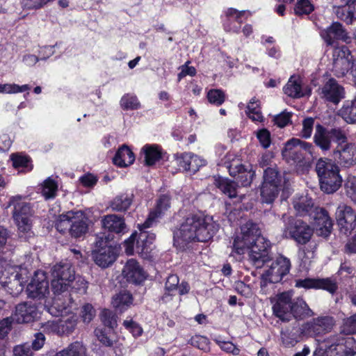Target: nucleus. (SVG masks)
<instances>
[{"label": "nucleus", "instance_id": "nucleus-43", "mask_svg": "<svg viewBox=\"0 0 356 356\" xmlns=\"http://www.w3.org/2000/svg\"><path fill=\"white\" fill-rule=\"evenodd\" d=\"M18 227V236L23 241H29L33 236V232L31 230V219L23 220H15Z\"/></svg>", "mask_w": 356, "mask_h": 356}, {"label": "nucleus", "instance_id": "nucleus-2", "mask_svg": "<svg viewBox=\"0 0 356 356\" xmlns=\"http://www.w3.org/2000/svg\"><path fill=\"white\" fill-rule=\"evenodd\" d=\"M219 225L210 216L200 213L188 215L173 232L174 245L184 249L192 242H207L218 232Z\"/></svg>", "mask_w": 356, "mask_h": 356}, {"label": "nucleus", "instance_id": "nucleus-17", "mask_svg": "<svg viewBox=\"0 0 356 356\" xmlns=\"http://www.w3.org/2000/svg\"><path fill=\"white\" fill-rule=\"evenodd\" d=\"M290 268V260L285 257L280 256L272 261L268 269L263 275V277L270 283H278L289 273Z\"/></svg>", "mask_w": 356, "mask_h": 356}, {"label": "nucleus", "instance_id": "nucleus-36", "mask_svg": "<svg viewBox=\"0 0 356 356\" xmlns=\"http://www.w3.org/2000/svg\"><path fill=\"white\" fill-rule=\"evenodd\" d=\"M216 185L228 197L232 199L237 197L238 184L235 181L227 178L219 177L216 179Z\"/></svg>", "mask_w": 356, "mask_h": 356}, {"label": "nucleus", "instance_id": "nucleus-25", "mask_svg": "<svg viewBox=\"0 0 356 356\" xmlns=\"http://www.w3.org/2000/svg\"><path fill=\"white\" fill-rule=\"evenodd\" d=\"M122 275L129 283L140 284L147 277L146 273L139 263L134 259H129L122 270Z\"/></svg>", "mask_w": 356, "mask_h": 356}, {"label": "nucleus", "instance_id": "nucleus-44", "mask_svg": "<svg viewBox=\"0 0 356 356\" xmlns=\"http://www.w3.org/2000/svg\"><path fill=\"white\" fill-rule=\"evenodd\" d=\"M28 272L23 276L16 277L12 282H10V284L6 287L8 291L13 296H17L23 291L24 284L28 281Z\"/></svg>", "mask_w": 356, "mask_h": 356}, {"label": "nucleus", "instance_id": "nucleus-1", "mask_svg": "<svg viewBox=\"0 0 356 356\" xmlns=\"http://www.w3.org/2000/svg\"><path fill=\"white\" fill-rule=\"evenodd\" d=\"M261 236L258 225L248 221L241 227V234L233 242V252L237 254L248 253V260L257 268L271 261L269 245Z\"/></svg>", "mask_w": 356, "mask_h": 356}, {"label": "nucleus", "instance_id": "nucleus-34", "mask_svg": "<svg viewBox=\"0 0 356 356\" xmlns=\"http://www.w3.org/2000/svg\"><path fill=\"white\" fill-rule=\"evenodd\" d=\"M132 295L128 291H122L115 295L112 301L113 307L119 313H123L127 310L132 305Z\"/></svg>", "mask_w": 356, "mask_h": 356}, {"label": "nucleus", "instance_id": "nucleus-8", "mask_svg": "<svg viewBox=\"0 0 356 356\" xmlns=\"http://www.w3.org/2000/svg\"><path fill=\"white\" fill-rule=\"evenodd\" d=\"M282 218L284 222L283 234L286 238H292L301 245H305L309 241L313 234V229L306 222L285 214L283 215Z\"/></svg>", "mask_w": 356, "mask_h": 356}, {"label": "nucleus", "instance_id": "nucleus-29", "mask_svg": "<svg viewBox=\"0 0 356 356\" xmlns=\"http://www.w3.org/2000/svg\"><path fill=\"white\" fill-rule=\"evenodd\" d=\"M282 154L285 161L291 164L300 163L304 160L305 156L300 147L293 142V138L289 140L282 151Z\"/></svg>", "mask_w": 356, "mask_h": 356}, {"label": "nucleus", "instance_id": "nucleus-9", "mask_svg": "<svg viewBox=\"0 0 356 356\" xmlns=\"http://www.w3.org/2000/svg\"><path fill=\"white\" fill-rule=\"evenodd\" d=\"M51 289L55 295L65 292L75 280L74 270L69 263H60L51 269Z\"/></svg>", "mask_w": 356, "mask_h": 356}, {"label": "nucleus", "instance_id": "nucleus-22", "mask_svg": "<svg viewBox=\"0 0 356 356\" xmlns=\"http://www.w3.org/2000/svg\"><path fill=\"white\" fill-rule=\"evenodd\" d=\"M316 233L325 238H327L332 230V220L328 215L327 211L323 208L317 209V211L310 218Z\"/></svg>", "mask_w": 356, "mask_h": 356}, {"label": "nucleus", "instance_id": "nucleus-42", "mask_svg": "<svg viewBox=\"0 0 356 356\" xmlns=\"http://www.w3.org/2000/svg\"><path fill=\"white\" fill-rule=\"evenodd\" d=\"M284 93L292 98H300L305 95L299 81L291 76L284 87Z\"/></svg>", "mask_w": 356, "mask_h": 356}, {"label": "nucleus", "instance_id": "nucleus-16", "mask_svg": "<svg viewBox=\"0 0 356 356\" xmlns=\"http://www.w3.org/2000/svg\"><path fill=\"white\" fill-rule=\"evenodd\" d=\"M26 293L29 298L41 300L49 293V282L47 274L42 270L35 272L30 283L26 286Z\"/></svg>", "mask_w": 356, "mask_h": 356}, {"label": "nucleus", "instance_id": "nucleus-45", "mask_svg": "<svg viewBox=\"0 0 356 356\" xmlns=\"http://www.w3.org/2000/svg\"><path fill=\"white\" fill-rule=\"evenodd\" d=\"M342 118L348 122H356V97L350 102L344 105L340 110Z\"/></svg>", "mask_w": 356, "mask_h": 356}, {"label": "nucleus", "instance_id": "nucleus-56", "mask_svg": "<svg viewBox=\"0 0 356 356\" xmlns=\"http://www.w3.org/2000/svg\"><path fill=\"white\" fill-rule=\"evenodd\" d=\"M314 118L308 117L302 121V129L301 131V136L302 138L307 139L309 138L312 134L314 126Z\"/></svg>", "mask_w": 356, "mask_h": 356}, {"label": "nucleus", "instance_id": "nucleus-62", "mask_svg": "<svg viewBox=\"0 0 356 356\" xmlns=\"http://www.w3.org/2000/svg\"><path fill=\"white\" fill-rule=\"evenodd\" d=\"M179 279L177 275H170L165 284V291L176 292L177 291Z\"/></svg>", "mask_w": 356, "mask_h": 356}, {"label": "nucleus", "instance_id": "nucleus-60", "mask_svg": "<svg viewBox=\"0 0 356 356\" xmlns=\"http://www.w3.org/2000/svg\"><path fill=\"white\" fill-rule=\"evenodd\" d=\"M257 137L264 148L266 149L270 146L271 143L270 133L266 129L258 131Z\"/></svg>", "mask_w": 356, "mask_h": 356}, {"label": "nucleus", "instance_id": "nucleus-31", "mask_svg": "<svg viewBox=\"0 0 356 356\" xmlns=\"http://www.w3.org/2000/svg\"><path fill=\"white\" fill-rule=\"evenodd\" d=\"M264 184L270 185H277L280 188H286L288 180L284 177L278 168L275 167H268L264 171L263 176Z\"/></svg>", "mask_w": 356, "mask_h": 356}, {"label": "nucleus", "instance_id": "nucleus-5", "mask_svg": "<svg viewBox=\"0 0 356 356\" xmlns=\"http://www.w3.org/2000/svg\"><path fill=\"white\" fill-rule=\"evenodd\" d=\"M316 171L323 191L330 194L339 188L342 179L338 165L332 159L320 158L316 164Z\"/></svg>", "mask_w": 356, "mask_h": 356}, {"label": "nucleus", "instance_id": "nucleus-50", "mask_svg": "<svg viewBox=\"0 0 356 356\" xmlns=\"http://www.w3.org/2000/svg\"><path fill=\"white\" fill-rule=\"evenodd\" d=\"M339 17L346 24H350L356 19V7L349 6L338 12Z\"/></svg>", "mask_w": 356, "mask_h": 356}, {"label": "nucleus", "instance_id": "nucleus-6", "mask_svg": "<svg viewBox=\"0 0 356 356\" xmlns=\"http://www.w3.org/2000/svg\"><path fill=\"white\" fill-rule=\"evenodd\" d=\"M347 140L346 131L340 127L327 129L319 123L315 126L313 141L324 154L331 150L332 142L338 145L339 143H346Z\"/></svg>", "mask_w": 356, "mask_h": 356}, {"label": "nucleus", "instance_id": "nucleus-4", "mask_svg": "<svg viewBox=\"0 0 356 356\" xmlns=\"http://www.w3.org/2000/svg\"><path fill=\"white\" fill-rule=\"evenodd\" d=\"M88 219L81 210L68 211L58 216L55 227L60 233L68 232L73 238L84 236L88 231Z\"/></svg>", "mask_w": 356, "mask_h": 356}, {"label": "nucleus", "instance_id": "nucleus-12", "mask_svg": "<svg viewBox=\"0 0 356 356\" xmlns=\"http://www.w3.org/2000/svg\"><path fill=\"white\" fill-rule=\"evenodd\" d=\"M143 223L138 225L140 233L134 232L130 237L124 241L125 252L127 254H132L136 251L141 255H147L151 251L150 244L147 243V228L143 227Z\"/></svg>", "mask_w": 356, "mask_h": 356}, {"label": "nucleus", "instance_id": "nucleus-47", "mask_svg": "<svg viewBox=\"0 0 356 356\" xmlns=\"http://www.w3.org/2000/svg\"><path fill=\"white\" fill-rule=\"evenodd\" d=\"M100 318L103 324L109 330H113L117 326V316L109 309H104L101 312Z\"/></svg>", "mask_w": 356, "mask_h": 356}, {"label": "nucleus", "instance_id": "nucleus-38", "mask_svg": "<svg viewBox=\"0 0 356 356\" xmlns=\"http://www.w3.org/2000/svg\"><path fill=\"white\" fill-rule=\"evenodd\" d=\"M54 356H87V348L80 341H74L56 353Z\"/></svg>", "mask_w": 356, "mask_h": 356}, {"label": "nucleus", "instance_id": "nucleus-58", "mask_svg": "<svg viewBox=\"0 0 356 356\" xmlns=\"http://www.w3.org/2000/svg\"><path fill=\"white\" fill-rule=\"evenodd\" d=\"M14 356H33V350L28 343L15 346L13 348Z\"/></svg>", "mask_w": 356, "mask_h": 356}, {"label": "nucleus", "instance_id": "nucleus-30", "mask_svg": "<svg viewBox=\"0 0 356 356\" xmlns=\"http://www.w3.org/2000/svg\"><path fill=\"white\" fill-rule=\"evenodd\" d=\"M293 207L300 216H309V219L321 207H315L312 198L301 196L293 201Z\"/></svg>", "mask_w": 356, "mask_h": 356}, {"label": "nucleus", "instance_id": "nucleus-23", "mask_svg": "<svg viewBox=\"0 0 356 356\" xmlns=\"http://www.w3.org/2000/svg\"><path fill=\"white\" fill-rule=\"evenodd\" d=\"M171 197L168 194H162L159 195L156 201L154 209L149 213L148 218L143 223V227L149 228L158 219L162 218L166 211L170 208Z\"/></svg>", "mask_w": 356, "mask_h": 356}, {"label": "nucleus", "instance_id": "nucleus-32", "mask_svg": "<svg viewBox=\"0 0 356 356\" xmlns=\"http://www.w3.org/2000/svg\"><path fill=\"white\" fill-rule=\"evenodd\" d=\"M113 161L119 167H127L134 163L135 156L132 151L124 145L118 149Z\"/></svg>", "mask_w": 356, "mask_h": 356}, {"label": "nucleus", "instance_id": "nucleus-40", "mask_svg": "<svg viewBox=\"0 0 356 356\" xmlns=\"http://www.w3.org/2000/svg\"><path fill=\"white\" fill-rule=\"evenodd\" d=\"M301 332L297 329H285L281 332L282 344L286 348L293 347L301 338Z\"/></svg>", "mask_w": 356, "mask_h": 356}, {"label": "nucleus", "instance_id": "nucleus-15", "mask_svg": "<svg viewBox=\"0 0 356 356\" xmlns=\"http://www.w3.org/2000/svg\"><path fill=\"white\" fill-rule=\"evenodd\" d=\"M332 157L342 167L349 168L356 164V145L351 143H339L333 149Z\"/></svg>", "mask_w": 356, "mask_h": 356}, {"label": "nucleus", "instance_id": "nucleus-37", "mask_svg": "<svg viewBox=\"0 0 356 356\" xmlns=\"http://www.w3.org/2000/svg\"><path fill=\"white\" fill-rule=\"evenodd\" d=\"M76 325V316H71L66 318L60 319L56 325H54V329L58 335H68L74 331Z\"/></svg>", "mask_w": 356, "mask_h": 356}, {"label": "nucleus", "instance_id": "nucleus-51", "mask_svg": "<svg viewBox=\"0 0 356 356\" xmlns=\"http://www.w3.org/2000/svg\"><path fill=\"white\" fill-rule=\"evenodd\" d=\"M58 186L56 181L50 178L44 181L42 188V195L46 199H50L55 197Z\"/></svg>", "mask_w": 356, "mask_h": 356}, {"label": "nucleus", "instance_id": "nucleus-61", "mask_svg": "<svg viewBox=\"0 0 356 356\" xmlns=\"http://www.w3.org/2000/svg\"><path fill=\"white\" fill-rule=\"evenodd\" d=\"M328 337L325 339L319 345V346L314 352V356H334L333 351H329V344L327 341Z\"/></svg>", "mask_w": 356, "mask_h": 356}, {"label": "nucleus", "instance_id": "nucleus-20", "mask_svg": "<svg viewBox=\"0 0 356 356\" xmlns=\"http://www.w3.org/2000/svg\"><path fill=\"white\" fill-rule=\"evenodd\" d=\"M296 286L305 289H323L331 294H334L339 289L338 282L333 277L300 279L296 281Z\"/></svg>", "mask_w": 356, "mask_h": 356}, {"label": "nucleus", "instance_id": "nucleus-55", "mask_svg": "<svg viewBox=\"0 0 356 356\" xmlns=\"http://www.w3.org/2000/svg\"><path fill=\"white\" fill-rule=\"evenodd\" d=\"M54 0H22V6L24 9L38 10L44 7L48 2Z\"/></svg>", "mask_w": 356, "mask_h": 356}, {"label": "nucleus", "instance_id": "nucleus-54", "mask_svg": "<svg viewBox=\"0 0 356 356\" xmlns=\"http://www.w3.org/2000/svg\"><path fill=\"white\" fill-rule=\"evenodd\" d=\"M291 113L286 111H283L280 114L274 116L273 122L280 128H283L291 122Z\"/></svg>", "mask_w": 356, "mask_h": 356}, {"label": "nucleus", "instance_id": "nucleus-57", "mask_svg": "<svg viewBox=\"0 0 356 356\" xmlns=\"http://www.w3.org/2000/svg\"><path fill=\"white\" fill-rule=\"evenodd\" d=\"M10 159L13 161V165L15 168H26L30 161L28 156L19 154H12Z\"/></svg>", "mask_w": 356, "mask_h": 356}, {"label": "nucleus", "instance_id": "nucleus-46", "mask_svg": "<svg viewBox=\"0 0 356 356\" xmlns=\"http://www.w3.org/2000/svg\"><path fill=\"white\" fill-rule=\"evenodd\" d=\"M340 332L346 335L356 334V314L343 319Z\"/></svg>", "mask_w": 356, "mask_h": 356}, {"label": "nucleus", "instance_id": "nucleus-63", "mask_svg": "<svg viewBox=\"0 0 356 356\" xmlns=\"http://www.w3.org/2000/svg\"><path fill=\"white\" fill-rule=\"evenodd\" d=\"M98 340L105 346L110 347L113 345V340L110 338L105 330L97 329L95 331Z\"/></svg>", "mask_w": 356, "mask_h": 356}, {"label": "nucleus", "instance_id": "nucleus-41", "mask_svg": "<svg viewBox=\"0 0 356 356\" xmlns=\"http://www.w3.org/2000/svg\"><path fill=\"white\" fill-rule=\"evenodd\" d=\"M145 154V163L147 165H152L161 158V152L156 145H146L143 149Z\"/></svg>", "mask_w": 356, "mask_h": 356}, {"label": "nucleus", "instance_id": "nucleus-11", "mask_svg": "<svg viewBox=\"0 0 356 356\" xmlns=\"http://www.w3.org/2000/svg\"><path fill=\"white\" fill-rule=\"evenodd\" d=\"M229 175L234 177L242 186H248L252 183L254 172L250 164H243L239 159H234L225 162Z\"/></svg>", "mask_w": 356, "mask_h": 356}, {"label": "nucleus", "instance_id": "nucleus-3", "mask_svg": "<svg viewBox=\"0 0 356 356\" xmlns=\"http://www.w3.org/2000/svg\"><path fill=\"white\" fill-rule=\"evenodd\" d=\"M273 311L276 317L286 322L293 318L300 321L314 315L302 298L292 299V295L289 291L277 295L276 302L273 306Z\"/></svg>", "mask_w": 356, "mask_h": 356}, {"label": "nucleus", "instance_id": "nucleus-49", "mask_svg": "<svg viewBox=\"0 0 356 356\" xmlns=\"http://www.w3.org/2000/svg\"><path fill=\"white\" fill-rule=\"evenodd\" d=\"M209 102L217 106L223 104L225 100V92L220 89H211L207 93Z\"/></svg>", "mask_w": 356, "mask_h": 356}, {"label": "nucleus", "instance_id": "nucleus-13", "mask_svg": "<svg viewBox=\"0 0 356 356\" xmlns=\"http://www.w3.org/2000/svg\"><path fill=\"white\" fill-rule=\"evenodd\" d=\"M334 325L335 320L332 316H318L304 323L301 327V332L310 337H316L330 332Z\"/></svg>", "mask_w": 356, "mask_h": 356}, {"label": "nucleus", "instance_id": "nucleus-10", "mask_svg": "<svg viewBox=\"0 0 356 356\" xmlns=\"http://www.w3.org/2000/svg\"><path fill=\"white\" fill-rule=\"evenodd\" d=\"M329 351L334 356H355L356 355V339L350 335L339 332L328 337Z\"/></svg>", "mask_w": 356, "mask_h": 356}, {"label": "nucleus", "instance_id": "nucleus-26", "mask_svg": "<svg viewBox=\"0 0 356 356\" xmlns=\"http://www.w3.org/2000/svg\"><path fill=\"white\" fill-rule=\"evenodd\" d=\"M321 36L325 42L332 45L335 40H341L346 43L350 42V37L343 29V26L339 22L332 23L329 27L321 32Z\"/></svg>", "mask_w": 356, "mask_h": 356}, {"label": "nucleus", "instance_id": "nucleus-21", "mask_svg": "<svg viewBox=\"0 0 356 356\" xmlns=\"http://www.w3.org/2000/svg\"><path fill=\"white\" fill-rule=\"evenodd\" d=\"M101 224L104 232L99 236H102L104 234L106 235L111 234L112 240L114 238V234H124L128 231L124 217L116 214H108L104 216Z\"/></svg>", "mask_w": 356, "mask_h": 356}, {"label": "nucleus", "instance_id": "nucleus-53", "mask_svg": "<svg viewBox=\"0 0 356 356\" xmlns=\"http://www.w3.org/2000/svg\"><path fill=\"white\" fill-rule=\"evenodd\" d=\"M294 10L298 15H309L314 10V6L309 0H298Z\"/></svg>", "mask_w": 356, "mask_h": 356}, {"label": "nucleus", "instance_id": "nucleus-35", "mask_svg": "<svg viewBox=\"0 0 356 356\" xmlns=\"http://www.w3.org/2000/svg\"><path fill=\"white\" fill-rule=\"evenodd\" d=\"M27 273L26 268H22L19 266H13L6 268L4 270L0 272V283L3 286L7 287L16 277L23 276Z\"/></svg>", "mask_w": 356, "mask_h": 356}, {"label": "nucleus", "instance_id": "nucleus-33", "mask_svg": "<svg viewBox=\"0 0 356 356\" xmlns=\"http://www.w3.org/2000/svg\"><path fill=\"white\" fill-rule=\"evenodd\" d=\"M133 194H120L115 197L110 203L112 211L116 212H126L133 203Z\"/></svg>", "mask_w": 356, "mask_h": 356}, {"label": "nucleus", "instance_id": "nucleus-64", "mask_svg": "<svg viewBox=\"0 0 356 356\" xmlns=\"http://www.w3.org/2000/svg\"><path fill=\"white\" fill-rule=\"evenodd\" d=\"M346 186L347 195L356 203V177L348 181Z\"/></svg>", "mask_w": 356, "mask_h": 356}, {"label": "nucleus", "instance_id": "nucleus-48", "mask_svg": "<svg viewBox=\"0 0 356 356\" xmlns=\"http://www.w3.org/2000/svg\"><path fill=\"white\" fill-rule=\"evenodd\" d=\"M120 104L124 110H136L140 106L136 96L129 94L122 97Z\"/></svg>", "mask_w": 356, "mask_h": 356}, {"label": "nucleus", "instance_id": "nucleus-39", "mask_svg": "<svg viewBox=\"0 0 356 356\" xmlns=\"http://www.w3.org/2000/svg\"><path fill=\"white\" fill-rule=\"evenodd\" d=\"M282 188L277 185H270L268 184L262 183L260 194L262 202L266 204H272L278 196Z\"/></svg>", "mask_w": 356, "mask_h": 356}, {"label": "nucleus", "instance_id": "nucleus-18", "mask_svg": "<svg viewBox=\"0 0 356 356\" xmlns=\"http://www.w3.org/2000/svg\"><path fill=\"white\" fill-rule=\"evenodd\" d=\"M336 220L339 230L345 235H348L356 227V214L353 209L345 204L338 206L336 211Z\"/></svg>", "mask_w": 356, "mask_h": 356}, {"label": "nucleus", "instance_id": "nucleus-14", "mask_svg": "<svg viewBox=\"0 0 356 356\" xmlns=\"http://www.w3.org/2000/svg\"><path fill=\"white\" fill-rule=\"evenodd\" d=\"M355 59L346 46L335 49L333 51L332 72L337 77L344 76L351 71L352 63Z\"/></svg>", "mask_w": 356, "mask_h": 356}, {"label": "nucleus", "instance_id": "nucleus-28", "mask_svg": "<svg viewBox=\"0 0 356 356\" xmlns=\"http://www.w3.org/2000/svg\"><path fill=\"white\" fill-rule=\"evenodd\" d=\"M9 205L14 207L13 218L15 220L30 219L32 215V209L29 203L23 202L20 196L13 197L10 200Z\"/></svg>", "mask_w": 356, "mask_h": 356}, {"label": "nucleus", "instance_id": "nucleus-52", "mask_svg": "<svg viewBox=\"0 0 356 356\" xmlns=\"http://www.w3.org/2000/svg\"><path fill=\"white\" fill-rule=\"evenodd\" d=\"M96 315V310L90 303L83 305L81 309V318L83 323H89Z\"/></svg>", "mask_w": 356, "mask_h": 356}, {"label": "nucleus", "instance_id": "nucleus-24", "mask_svg": "<svg viewBox=\"0 0 356 356\" xmlns=\"http://www.w3.org/2000/svg\"><path fill=\"white\" fill-rule=\"evenodd\" d=\"M176 161L183 170L195 174L200 168L204 166L207 161L193 153H181L176 155Z\"/></svg>", "mask_w": 356, "mask_h": 356}, {"label": "nucleus", "instance_id": "nucleus-27", "mask_svg": "<svg viewBox=\"0 0 356 356\" xmlns=\"http://www.w3.org/2000/svg\"><path fill=\"white\" fill-rule=\"evenodd\" d=\"M38 316V309L35 304L24 302L15 307L14 318L18 323H28L33 321Z\"/></svg>", "mask_w": 356, "mask_h": 356}, {"label": "nucleus", "instance_id": "nucleus-19", "mask_svg": "<svg viewBox=\"0 0 356 356\" xmlns=\"http://www.w3.org/2000/svg\"><path fill=\"white\" fill-rule=\"evenodd\" d=\"M319 90L321 98L334 105L345 98L344 88L334 78L328 79Z\"/></svg>", "mask_w": 356, "mask_h": 356}, {"label": "nucleus", "instance_id": "nucleus-59", "mask_svg": "<svg viewBox=\"0 0 356 356\" xmlns=\"http://www.w3.org/2000/svg\"><path fill=\"white\" fill-rule=\"evenodd\" d=\"M123 325L127 330L131 332L134 337H139L142 334L143 329L141 327L131 319L124 321Z\"/></svg>", "mask_w": 356, "mask_h": 356}, {"label": "nucleus", "instance_id": "nucleus-7", "mask_svg": "<svg viewBox=\"0 0 356 356\" xmlns=\"http://www.w3.org/2000/svg\"><path fill=\"white\" fill-rule=\"evenodd\" d=\"M111 235L97 236L96 249L92 251V257L97 265L102 268H107L116 260L118 249L110 245Z\"/></svg>", "mask_w": 356, "mask_h": 356}]
</instances>
